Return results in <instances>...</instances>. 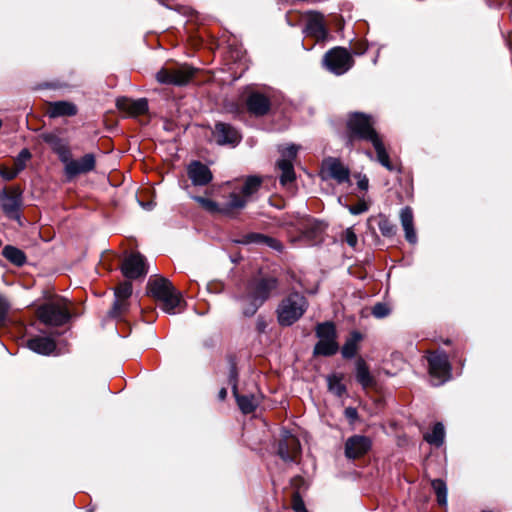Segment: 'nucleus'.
I'll use <instances>...</instances> for the list:
<instances>
[{
  "instance_id": "4c0bfd02",
  "label": "nucleus",
  "mask_w": 512,
  "mask_h": 512,
  "mask_svg": "<svg viewBox=\"0 0 512 512\" xmlns=\"http://www.w3.org/2000/svg\"><path fill=\"white\" fill-rule=\"evenodd\" d=\"M115 297L118 299H128L132 294V284L130 281H124L115 289Z\"/></svg>"
},
{
  "instance_id": "c9c22d12",
  "label": "nucleus",
  "mask_w": 512,
  "mask_h": 512,
  "mask_svg": "<svg viewBox=\"0 0 512 512\" xmlns=\"http://www.w3.org/2000/svg\"><path fill=\"white\" fill-rule=\"evenodd\" d=\"M378 228H379L381 234L384 237H388V238L395 236V234L397 232L396 225H394L391 221H389L385 217L380 219V221L378 223Z\"/></svg>"
},
{
  "instance_id": "864d4df0",
  "label": "nucleus",
  "mask_w": 512,
  "mask_h": 512,
  "mask_svg": "<svg viewBox=\"0 0 512 512\" xmlns=\"http://www.w3.org/2000/svg\"><path fill=\"white\" fill-rule=\"evenodd\" d=\"M263 245H266V246H268L274 250H277V251L282 250V244L278 240H276L272 237H269V236H266V240H265V243H263Z\"/></svg>"
},
{
  "instance_id": "8fccbe9b",
  "label": "nucleus",
  "mask_w": 512,
  "mask_h": 512,
  "mask_svg": "<svg viewBox=\"0 0 512 512\" xmlns=\"http://www.w3.org/2000/svg\"><path fill=\"white\" fill-rule=\"evenodd\" d=\"M18 174H19V173H18V171H16V169H15V168H14V169L9 170V169H7L6 167H4V166H1V165H0V176H1L4 180H6V181L13 180L14 178H16V177H17V175H18Z\"/></svg>"
},
{
  "instance_id": "603ef678",
  "label": "nucleus",
  "mask_w": 512,
  "mask_h": 512,
  "mask_svg": "<svg viewBox=\"0 0 512 512\" xmlns=\"http://www.w3.org/2000/svg\"><path fill=\"white\" fill-rule=\"evenodd\" d=\"M356 178H357V186L359 189L363 190V191H367L368 190V187H369V180L367 178L366 175L364 174H357L356 175Z\"/></svg>"
},
{
  "instance_id": "6e6552de",
  "label": "nucleus",
  "mask_w": 512,
  "mask_h": 512,
  "mask_svg": "<svg viewBox=\"0 0 512 512\" xmlns=\"http://www.w3.org/2000/svg\"><path fill=\"white\" fill-rule=\"evenodd\" d=\"M429 374L432 384L440 386L450 380L451 365L448 355L444 351H437L428 357Z\"/></svg>"
},
{
  "instance_id": "7c9ffc66",
  "label": "nucleus",
  "mask_w": 512,
  "mask_h": 512,
  "mask_svg": "<svg viewBox=\"0 0 512 512\" xmlns=\"http://www.w3.org/2000/svg\"><path fill=\"white\" fill-rule=\"evenodd\" d=\"M445 429L442 423L438 422L434 425L430 433L424 435V439L431 445L440 447L444 442Z\"/></svg>"
},
{
  "instance_id": "37998d69",
  "label": "nucleus",
  "mask_w": 512,
  "mask_h": 512,
  "mask_svg": "<svg viewBox=\"0 0 512 512\" xmlns=\"http://www.w3.org/2000/svg\"><path fill=\"white\" fill-rule=\"evenodd\" d=\"M128 309V302L126 299H118L114 301L113 307L110 311V315L114 318L120 317V315Z\"/></svg>"
},
{
  "instance_id": "a878e982",
  "label": "nucleus",
  "mask_w": 512,
  "mask_h": 512,
  "mask_svg": "<svg viewBox=\"0 0 512 512\" xmlns=\"http://www.w3.org/2000/svg\"><path fill=\"white\" fill-rule=\"evenodd\" d=\"M305 32L319 40L324 39L327 35L324 23L319 17H312L307 21Z\"/></svg>"
},
{
  "instance_id": "cd10ccee",
  "label": "nucleus",
  "mask_w": 512,
  "mask_h": 512,
  "mask_svg": "<svg viewBox=\"0 0 512 512\" xmlns=\"http://www.w3.org/2000/svg\"><path fill=\"white\" fill-rule=\"evenodd\" d=\"M362 339V335L353 331L350 337L346 340L344 345L342 346L341 353L342 356L346 359H352L355 357L358 350V343Z\"/></svg>"
},
{
  "instance_id": "5fc2aeb1",
  "label": "nucleus",
  "mask_w": 512,
  "mask_h": 512,
  "mask_svg": "<svg viewBox=\"0 0 512 512\" xmlns=\"http://www.w3.org/2000/svg\"><path fill=\"white\" fill-rule=\"evenodd\" d=\"M344 413L345 416L351 421H354L358 418L357 410L353 407H347Z\"/></svg>"
},
{
  "instance_id": "a18cd8bd",
  "label": "nucleus",
  "mask_w": 512,
  "mask_h": 512,
  "mask_svg": "<svg viewBox=\"0 0 512 512\" xmlns=\"http://www.w3.org/2000/svg\"><path fill=\"white\" fill-rule=\"evenodd\" d=\"M59 160L64 164V167H68L69 162H72V155L68 145H64L60 150L56 152Z\"/></svg>"
},
{
  "instance_id": "6e6d98bb",
  "label": "nucleus",
  "mask_w": 512,
  "mask_h": 512,
  "mask_svg": "<svg viewBox=\"0 0 512 512\" xmlns=\"http://www.w3.org/2000/svg\"><path fill=\"white\" fill-rule=\"evenodd\" d=\"M266 326H267V324H266L265 320L263 318L259 317L257 319V329H258V331L259 332H264L265 329H266Z\"/></svg>"
},
{
  "instance_id": "6ab92c4d",
  "label": "nucleus",
  "mask_w": 512,
  "mask_h": 512,
  "mask_svg": "<svg viewBox=\"0 0 512 512\" xmlns=\"http://www.w3.org/2000/svg\"><path fill=\"white\" fill-rule=\"evenodd\" d=\"M187 174L195 186H205L212 181L213 175L209 167L200 161H192L187 167Z\"/></svg>"
},
{
  "instance_id": "ea45409f",
  "label": "nucleus",
  "mask_w": 512,
  "mask_h": 512,
  "mask_svg": "<svg viewBox=\"0 0 512 512\" xmlns=\"http://www.w3.org/2000/svg\"><path fill=\"white\" fill-rule=\"evenodd\" d=\"M196 202H198L205 210L215 213V212H221L222 209L219 208L218 204L208 198H204L201 196H195L193 197Z\"/></svg>"
},
{
  "instance_id": "79ce46f5",
  "label": "nucleus",
  "mask_w": 512,
  "mask_h": 512,
  "mask_svg": "<svg viewBox=\"0 0 512 512\" xmlns=\"http://www.w3.org/2000/svg\"><path fill=\"white\" fill-rule=\"evenodd\" d=\"M326 228V225L321 221H312L309 222L306 226V233L310 237H317L320 235Z\"/></svg>"
},
{
  "instance_id": "5701e85b",
  "label": "nucleus",
  "mask_w": 512,
  "mask_h": 512,
  "mask_svg": "<svg viewBox=\"0 0 512 512\" xmlns=\"http://www.w3.org/2000/svg\"><path fill=\"white\" fill-rule=\"evenodd\" d=\"M27 346L33 352L41 355H50L56 349V343L52 338L41 336L29 339Z\"/></svg>"
},
{
  "instance_id": "2eb2a0df",
  "label": "nucleus",
  "mask_w": 512,
  "mask_h": 512,
  "mask_svg": "<svg viewBox=\"0 0 512 512\" xmlns=\"http://www.w3.org/2000/svg\"><path fill=\"white\" fill-rule=\"evenodd\" d=\"M323 173H326L327 177L332 178L338 184H351L350 170L338 158L329 157L325 159L323 161Z\"/></svg>"
},
{
  "instance_id": "c85d7f7f",
  "label": "nucleus",
  "mask_w": 512,
  "mask_h": 512,
  "mask_svg": "<svg viewBox=\"0 0 512 512\" xmlns=\"http://www.w3.org/2000/svg\"><path fill=\"white\" fill-rule=\"evenodd\" d=\"M247 202L248 199L243 194L241 196L236 192H232L229 194L227 203L222 208L221 212L224 214H229L232 210L243 209Z\"/></svg>"
},
{
  "instance_id": "c756f323",
  "label": "nucleus",
  "mask_w": 512,
  "mask_h": 512,
  "mask_svg": "<svg viewBox=\"0 0 512 512\" xmlns=\"http://www.w3.org/2000/svg\"><path fill=\"white\" fill-rule=\"evenodd\" d=\"M377 154V161L384 166L389 171H394L395 167L391 164L389 155L385 149V146L382 142V139H375L373 143H371Z\"/></svg>"
},
{
  "instance_id": "f257e3e1",
  "label": "nucleus",
  "mask_w": 512,
  "mask_h": 512,
  "mask_svg": "<svg viewBox=\"0 0 512 512\" xmlns=\"http://www.w3.org/2000/svg\"><path fill=\"white\" fill-rule=\"evenodd\" d=\"M277 287L278 280L275 277H263L250 282L246 294L237 297L242 302L243 315L246 317L255 315Z\"/></svg>"
},
{
  "instance_id": "393cba45",
  "label": "nucleus",
  "mask_w": 512,
  "mask_h": 512,
  "mask_svg": "<svg viewBox=\"0 0 512 512\" xmlns=\"http://www.w3.org/2000/svg\"><path fill=\"white\" fill-rule=\"evenodd\" d=\"M1 254L6 260L18 267L23 266L27 261L25 253L21 249L12 245L4 246Z\"/></svg>"
},
{
  "instance_id": "f03ea898",
  "label": "nucleus",
  "mask_w": 512,
  "mask_h": 512,
  "mask_svg": "<svg viewBox=\"0 0 512 512\" xmlns=\"http://www.w3.org/2000/svg\"><path fill=\"white\" fill-rule=\"evenodd\" d=\"M148 294L163 302V310L175 314L181 304V293L165 277H150L147 282Z\"/></svg>"
},
{
  "instance_id": "ddd939ff",
  "label": "nucleus",
  "mask_w": 512,
  "mask_h": 512,
  "mask_svg": "<svg viewBox=\"0 0 512 512\" xmlns=\"http://www.w3.org/2000/svg\"><path fill=\"white\" fill-rule=\"evenodd\" d=\"M212 134L220 146L236 147L242 139V135L234 126L224 122H216Z\"/></svg>"
},
{
  "instance_id": "c03bdc74",
  "label": "nucleus",
  "mask_w": 512,
  "mask_h": 512,
  "mask_svg": "<svg viewBox=\"0 0 512 512\" xmlns=\"http://www.w3.org/2000/svg\"><path fill=\"white\" fill-rule=\"evenodd\" d=\"M281 153V159H289L292 163L297 156L298 147L294 144H290L279 150Z\"/></svg>"
},
{
  "instance_id": "20e7f679",
  "label": "nucleus",
  "mask_w": 512,
  "mask_h": 512,
  "mask_svg": "<svg viewBox=\"0 0 512 512\" xmlns=\"http://www.w3.org/2000/svg\"><path fill=\"white\" fill-rule=\"evenodd\" d=\"M38 319L45 325L60 327L71 319L65 300L46 302L37 308Z\"/></svg>"
},
{
  "instance_id": "a211bd4d",
  "label": "nucleus",
  "mask_w": 512,
  "mask_h": 512,
  "mask_svg": "<svg viewBox=\"0 0 512 512\" xmlns=\"http://www.w3.org/2000/svg\"><path fill=\"white\" fill-rule=\"evenodd\" d=\"M372 446L369 437L353 435L345 442V456L348 459H357L366 454Z\"/></svg>"
},
{
  "instance_id": "49530a36",
  "label": "nucleus",
  "mask_w": 512,
  "mask_h": 512,
  "mask_svg": "<svg viewBox=\"0 0 512 512\" xmlns=\"http://www.w3.org/2000/svg\"><path fill=\"white\" fill-rule=\"evenodd\" d=\"M345 207L353 215H359L368 210V205L364 201H360L356 205H345Z\"/></svg>"
},
{
  "instance_id": "b1692460",
  "label": "nucleus",
  "mask_w": 512,
  "mask_h": 512,
  "mask_svg": "<svg viewBox=\"0 0 512 512\" xmlns=\"http://www.w3.org/2000/svg\"><path fill=\"white\" fill-rule=\"evenodd\" d=\"M276 167L281 172L279 176L280 184L284 187L292 184L295 179V171L293 163L289 159H279L276 162Z\"/></svg>"
},
{
  "instance_id": "de8ad7c7",
  "label": "nucleus",
  "mask_w": 512,
  "mask_h": 512,
  "mask_svg": "<svg viewBox=\"0 0 512 512\" xmlns=\"http://www.w3.org/2000/svg\"><path fill=\"white\" fill-rule=\"evenodd\" d=\"M8 309L9 303L3 296L0 295V327L5 324Z\"/></svg>"
},
{
  "instance_id": "f8f14e48",
  "label": "nucleus",
  "mask_w": 512,
  "mask_h": 512,
  "mask_svg": "<svg viewBox=\"0 0 512 512\" xmlns=\"http://www.w3.org/2000/svg\"><path fill=\"white\" fill-rule=\"evenodd\" d=\"M121 271L129 280L145 277L148 273L145 257L138 252L130 254L124 259Z\"/></svg>"
},
{
  "instance_id": "e433bc0d",
  "label": "nucleus",
  "mask_w": 512,
  "mask_h": 512,
  "mask_svg": "<svg viewBox=\"0 0 512 512\" xmlns=\"http://www.w3.org/2000/svg\"><path fill=\"white\" fill-rule=\"evenodd\" d=\"M266 240V235L261 233H248L244 235L241 239L235 240V243L238 244H260L263 245Z\"/></svg>"
},
{
  "instance_id": "13d9d810",
  "label": "nucleus",
  "mask_w": 512,
  "mask_h": 512,
  "mask_svg": "<svg viewBox=\"0 0 512 512\" xmlns=\"http://www.w3.org/2000/svg\"><path fill=\"white\" fill-rule=\"evenodd\" d=\"M238 260H239V258H237V257L231 258V261L234 263L238 262Z\"/></svg>"
},
{
  "instance_id": "f3484780",
  "label": "nucleus",
  "mask_w": 512,
  "mask_h": 512,
  "mask_svg": "<svg viewBox=\"0 0 512 512\" xmlns=\"http://www.w3.org/2000/svg\"><path fill=\"white\" fill-rule=\"evenodd\" d=\"M248 112L255 117H262L269 113L271 108L270 99L258 91L250 92L245 100Z\"/></svg>"
},
{
  "instance_id": "423d86ee",
  "label": "nucleus",
  "mask_w": 512,
  "mask_h": 512,
  "mask_svg": "<svg viewBox=\"0 0 512 512\" xmlns=\"http://www.w3.org/2000/svg\"><path fill=\"white\" fill-rule=\"evenodd\" d=\"M306 308L307 301L305 297L298 293H293L278 306V322L282 326H290L304 314Z\"/></svg>"
},
{
  "instance_id": "58836bf2",
  "label": "nucleus",
  "mask_w": 512,
  "mask_h": 512,
  "mask_svg": "<svg viewBox=\"0 0 512 512\" xmlns=\"http://www.w3.org/2000/svg\"><path fill=\"white\" fill-rule=\"evenodd\" d=\"M391 309L386 303L378 302L371 310V314L377 319H383L390 315Z\"/></svg>"
},
{
  "instance_id": "9d476101",
  "label": "nucleus",
  "mask_w": 512,
  "mask_h": 512,
  "mask_svg": "<svg viewBox=\"0 0 512 512\" xmlns=\"http://www.w3.org/2000/svg\"><path fill=\"white\" fill-rule=\"evenodd\" d=\"M195 69L188 66H180L174 69L162 68L156 73V79L161 84L182 86L193 77Z\"/></svg>"
},
{
  "instance_id": "39448f33",
  "label": "nucleus",
  "mask_w": 512,
  "mask_h": 512,
  "mask_svg": "<svg viewBox=\"0 0 512 512\" xmlns=\"http://www.w3.org/2000/svg\"><path fill=\"white\" fill-rule=\"evenodd\" d=\"M315 333L319 341L314 346V356L329 357L338 352L339 345L336 341L337 332L333 322L326 321L318 323L315 328Z\"/></svg>"
},
{
  "instance_id": "2f4dec72",
  "label": "nucleus",
  "mask_w": 512,
  "mask_h": 512,
  "mask_svg": "<svg viewBox=\"0 0 512 512\" xmlns=\"http://www.w3.org/2000/svg\"><path fill=\"white\" fill-rule=\"evenodd\" d=\"M262 185V179L258 176H248L241 188V193L248 199L256 193Z\"/></svg>"
},
{
  "instance_id": "1a4fd4ad",
  "label": "nucleus",
  "mask_w": 512,
  "mask_h": 512,
  "mask_svg": "<svg viewBox=\"0 0 512 512\" xmlns=\"http://www.w3.org/2000/svg\"><path fill=\"white\" fill-rule=\"evenodd\" d=\"M229 381L232 384V392L236 399L239 409L244 414H249L255 411L261 402L260 393L240 394L237 389V371L234 366L230 369Z\"/></svg>"
},
{
  "instance_id": "3c124183",
  "label": "nucleus",
  "mask_w": 512,
  "mask_h": 512,
  "mask_svg": "<svg viewBox=\"0 0 512 512\" xmlns=\"http://www.w3.org/2000/svg\"><path fill=\"white\" fill-rule=\"evenodd\" d=\"M292 508L295 512H307L305 504L298 493H295L293 496Z\"/></svg>"
},
{
  "instance_id": "4d7b16f0",
  "label": "nucleus",
  "mask_w": 512,
  "mask_h": 512,
  "mask_svg": "<svg viewBox=\"0 0 512 512\" xmlns=\"http://www.w3.org/2000/svg\"><path fill=\"white\" fill-rule=\"evenodd\" d=\"M227 396V390L225 388H222L218 393V398L220 400H224Z\"/></svg>"
},
{
  "instance_id": "0eeeda50",
  "label": "nucleus",
  "mask_w": 512,
  "mask_h": 512,
  "mask_svg": "<svg viewBox=\"0 0 512 512\" xmlns=\"http://www.w3.org/2000/svg\"><path fill=\"white\" fill-rule=\"evenodd\" d=\"M322 65L330 73L341 76L352 68L354 59L346 48L334 47L324 54Z\"/></svg>"
},
{
  "instance_id": "dca6fc26",
  "label": "nucleus",
  "mask_w": 512,
  "mask_h": 512,
  "mask_svg": "<svg viewBox=\"0 0 512 512\" xmlns=\"http://www.w3.org/2000/svg\"><path fill=\"white\" fill-rule=\"evenodd\" d=\"M96 167V158L93 153H87L80 159H73L68 167H64V173L67 179L71 180L80 174H86L93 171Z\"/></svg>"
},
{
  "instance_id": "a19ab883",
  "label": "nucleus",
  "mask_w": 512,
  "mask_h": 512,
  "mask_svg": "<svg viewBox=\"0 0 512 512\" xmlns=\"http://www.w3.org/2000/svg\"><path fill=\"white\" fill-rule=\"evenodd\" d=\"M31 158V153L28 149H22L15 159V169L20 173L26 167V162Z\"/></svg>"
},
{
  "instance_id": "f704fd0d",
  "label": "nucleus",
  "mask_w": 512,
  "mask_h": 512,
  "mask_svg": "<svg viewBox=\"0 0 512 512\" xmlns=\"http://www.w3.org/2000/svg\"><path fill=\"white\" fill-rule=\"evenodd\" d=\"M43 141L48 144L51 149L56 153L58 150H60L64 145H66L65 141L60 138L55 133H44L42 135Z\"/></svg>"
},
{
  "instance_id": "9b49d317",
  "label": "nucleus",
  "mask_w": 512,
  "mask_h": 512,
  "mask_svg": "<svg viewBox=\"0 0 512 512\" xmlns=\"http://www.w3.org/2000/svg\"><path fill=\"white\" fill-rule=\"evenodd\" d=\"M22 202V191L18 187H13L10 191L5 189L0 191L1 208L8 218L14 220L20 219Z\"/></svg>"
},
{
  "instance_id": "412c9836",
  "label": "nucleus",
  "mask_w": 512,
  "mask_h": 512,
  "mask_svg": "<svg viewBox=\"0 0 512 512\" xmlns=\"http://www.w3.org/2000/svg\"><path fill=\"white\" fill-rule=\"evenodd\" d=\"M78 112L77 106L70 101H54L48 104L47 115L50 118L64 116H75Z\"/></svg>"
},
{
  "instance_id": "aec40b11",
  "label": "nucleus",
  "mask_w": 512,
  "mask_h": 512,
  "mask_svg": "<svg viewBox=\"0 0 512 512\" xmlns=\"http://www.w3.org/2000/svg\"><path fill=\"white\" fill-rule=\"evenodd\" d=\"M116 105L118 109L129 113L131 116L142 115L148 111V101L146 98L131 100L122 97L117 99Z\"/></svg>"
},
{
  "instance_id": "4be33fe9",
  "label": "nucleus",
  "mask_w": 512,
  "mask_h": 512,
  "mask_svg": "<svg viewBox=\"0 0 512 512\" xmlns=\"http://www.w3.org/2000/svg\"><path fill=\"white\" fill-rule=\"evenodd\" d=\"M400 222L405 232V238L410 244H416L417 235L414 228L413 211L409 206H406L400 211Z\"/></svg>"
},
{
  "instance_id": "72a5a7b5",
  "label": "nucleus",
  "mask_w": 512,
  "mask_h": 512,
  "mask_svg": "<svg viewBox=\"0 0 512 512\" xmlns=\"http://www.w3.org/2000/svg\"><path fill=\"white\" fill-rule=\"evenodd\" d=\"M328 389L336 396L341 397L346 393V387L342 383V377L337 374H332L327 377Z\"/></svg>"
},
{
  "instance_id": "7ed1b4c3",
  "label": "nucleus",
  "mask_w": 512,
  "mask_h": 512,
  "mask_svg": "<svg viewBox=\"0 0 512 512\" xmlns=\"http://www.w3.org/2000/svg\"><path fill=\"white\" fill-rule=\"evenodd\" d=\"M374 123L370 115L354 112L349 115L347 120V128L350 133L349 143L352 144L353 139L365 140L373 143L380 136L373 127Z\"/></svg>"
},
{
  "instance_id": "09e8293b",
  "label": "nucleus",
  "mask_w": 512,
  "mask_h": 512,
  "mask_svg": "<svg viewBox=\"0 0 512 512\" xmlns=\"http://www.w3.org/2000/svg\"><path fill=\"white\" fill-rule=\"evenodd\" d=\"M344 239L350 247H356L358 243L357 235L354 233L352 228H347L344 232Z\"/></svg>"
},
{
  "instance_id": "4468645a",
  "label": "nucleus",
  "mask_w": 512,
  "mask_h": 512,
  "mask_svg": "<svg viewBox=\"0 0 512 512\" xmlns=\"http://www.w3.org/2000/svg\"><path fill=\"white\" fill-rule=\"evenodd\" d=\"M301 449L297 437L288 430L282 432V438L278 443V455L285 462H294Z\"/></svg>"
},
{
  "instance_id": "473e14b6",
  "label": "nucleus",
  "mask_w": 512,
  "mask_h": 512,
  "mask_svg": "<svg viewBox=\"0 0 512 512\" xmlns=\"http://www.w3.org/2000/svg\"><path fill=\"white\" fill-rule=\"evenodd\" d=\"M433 491L437 496V502L440 506L447 505V485L442 479H433L431 481Z\"/></svg>"
},
{
  "instance_id": "bb28decb",
  "label": "nucleus",
  "mask_w": 512,
  "mask_h": 512,
  "mask_svg": "<svg viewBox=\"0 0 512 512\" xmlns=\"http://www.w3.org/2000/svg\"><path fill=\"white\" fill-rule=\"evenodd\" d=\"M356 380L363 388H368L375 382L366 363L362 359H359L356 362Z\"/></svg>"
}]
</instances>
